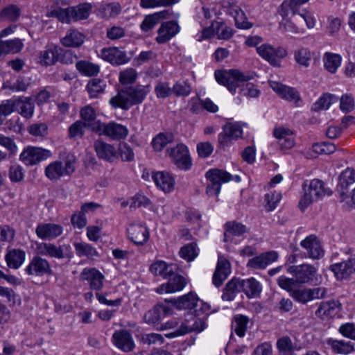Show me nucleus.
I'll list each match as a JSON object with an SVG mask.
<instances>
[{
	"instance_id": "54",
	"label": "nucleus",
	"mask_w": 355,
	"mask_h": 355,
	"mask_svg": "<svg viewBox=\"0 0 355 355\" xmlns=\"http://www.w3.org/2000/svg\"><path fill=\"white\" fill-rule=\"evenodd\" d=\"M277 347L279 355H294V348L291 338L283 336L277 340Z\"/></svg>"
},
{
	"instance_id": "12",
	"label": "nucleus",
	"mask_w": 355,
	"mask_h": 355,
	"mask_svg": "<svg viewBox=\"0 0 355 355\" xmlns=\"http://www.w3.org/2000/svg\"><path fill=\"white\" fill-rule=\"evenodd\" d=\"M257 53L272 66H279L280 59L287 55L286 50L283 47L273 48L268 44L257 47Z\"/></svg>"
},
{
	"instance_id": "11",
	"label": "nucleus",
	"mask_w": 355,
	"mask_h": 355,
	"mask_svg": "<svg viewBox=\"0 0 355 355\" xmlns=\"http://www.w3.org/2000/svg\"><path fill=\"white\" fill-rule=\"evenodd\" d=\"M51 156V153L47 149L39 147L29 146L20 154V160L26 166H33Z\"/></svg>"
},
{
	"instance_id": "50",
	"label": "nucleus",
	"mask_w": 355,
	"mask_h": 355,
	"mask_svg": "<svg viewBox=\"0 0 355 355\" xmlns=\"http://www.w3.org/2000/svg\"><path fill=\"white\" fill-rule=\"evenodd\" d=\"M248 323V317L243 315H236L232 324V329L234 331L236 335L239 337H243L245 336Z\"/></svg>"
},
{
	"instance_id": "57",
	"label": "nucleus",
	"mask_w": 355,
	"mask_h": 355,
	"mask_svg": "<svg viewBox=\"0 0 355 355\" xmlns=\"http://www.w3.org/2000/svg\"><path fill=\"white\" fill-rule=\"evenodd\" d=\"M121 11V6L118 2L107 3L101 8L102 16L105 18L115 17Z\"/></svg>"
},
{
	"instance_id": "53",
	"label": "nucleus",
	"mask_w": 355,
	"mask_h": 355,
	"mask_svg": "<svg viewBox=\"0 0 355 355\" xmlns=\"http://www.w3.org/2000/svg\"><path fill=\"white\" fill-rule=\"evenodd\" d=\"M105 87L104 82L100 79H92L87 85V90L91 98H96L103 93Z\"/></svg>"
},
{
	"instance_id": "64",
	"label": "nucleus",
	"mask_w": 355,
	"mask_h": 355,
	"mask_svg": "<svg viewBox=\"0 0 355 355\" xmlns=\"http://www.w3.org/2000/svg\"><path fill=\"white\" fill-rule=\"evenodd\" d=\"M277 283L279 287L288 291L290 293L291 296L292 292L296 290V288H294L296 284H298L297 281H295V277L294 279L288 278L284 275L280 276L278 278Z\"/></svg>"
},
{
	"instance_id": "27",
	"label": "nucleus",
	"mask_w": 355,
	"mask_h": 355,
	"mask_svg": "<svg viewBox=\"0 0 355 355\" xmlns=\"http://www.w3.org/2000/svg\"><path fill=\"white\" fill-rule=\"evenodd\" d=\"M170 302L178 309H193L198 306V302L201 304L202 302L199 300L198 297L196 294L191 292L187 295H184L178 298H173L170 300Z\"/></svg>"
},
{
	"instance_id": "18",
	"label": "nucleus",
	"mask_w": 355,
	"mask_h": 355,
	"mask_svg": "<svg viewBox=\"0 0 355 355\" xmlns=\"http://www.w3.org/2000/svg\"><path fill=\"white\" fill-rule=\"evenodd\" d=\"M277 259L278 254L277 252L268 251L249 259L247 266L254 270H263L277 261Z\"/></svg>"
},
{
	"instance_id": "22",
	"label": "nucleus",
	"mask_w": 355,
	"mask_h": 355,
	"mask_svg": "<svg viewBox=\"0 0 355 355\" xmlns=\"http://www.w3.org/2000/svg\"><path fill=\"white\" fill-rule=\"evenodd\" d=\"M171 311V309L167 306L157 304L144 314V320L146 323L157 327L160 324L159 322L166 315L170 314Z\"/></svg>"
},
{
	"instance_id": "30",
	"label": "nucleus",
	"mask_w": 355,
	"mask_h": 355,
	"mask_svg": "<svg viewBox=\"0 0 355 355\" xmlns=\"http://www.w3.org/2000/svg\"><path fill=\"white\" fill-rule=\"evenodd\" d=\"M153 180L156 186L165 193L171 192L175 184V180L173 176L166 172L158 171L153 175Z\"/></svg>"
},
{
	"instance_id": "63",
	"label": "nucleus",
	"mask_w": 355,
	"mask_h": 355,
	"mask_svg": "<svg viewBox=\"0 0 355 355\" xmlns=\"http://www.w3.org/2000/svg\"><path fill=\"white\" fill-rule=\"evenodd\" d=\"M336 150V146L330 142H321L313 145V150L318 154H331Z\"/></svg>"
},
{
	"instance_id": "8",
	"label": "nucleus",
	"mask_w": 355,
	"mask_h": 355,
	"mask_svg": "<svg viewBox=\"0 0 355 355\" xmlns=\"http://www.w3.org/2000/svg\"><path fill=\"white\" fill-rule=\"evenodd\" d=\"M38 252L44 256L58 259H71L73 257L71 248L69 244H62L58 246L51 243H42L37 245Z\"/></svg>"
},
{
	"instance_id": "58",
	"label": "nucleus",
	"mask_w": 355,
	"mask_h": 355,
	"mask_svg": "<svg viewBox=\"0 0 355 355\" xmlns=\"http://www.w3.org/2000/svg\"><path fill=\"white\" fill-rule=\"evenodd\" d=\"M150 270L155 275H161L164 278H167L168 275L171 272L172 269H170V267L166 262L159 261L150 266Z\"/></svg>"
},
{
	"instance_id": "59",
	"label": "nucleus",
	"mask_w": 355,
	"mask_h": 355,
	"mask_svg": "<svg viewBox=\"0 0 355 355\" xmlns=\"http://www.w3.org/2000/svg\"><path fill=\"white\" fill-rule=\"evenodd\" d=\"M295 60L300 65L308 67L311 60V53L309 49L301 48L295 52Z\"/></svg>"
},
{
	"instance_id": "4",
	"label": "nucleus",
	"mask_w": 355,
	"mask_h": 355,
	"mask_svg": "<svg viewBox=\"0 0 355 355\" xmlns=\"http://www.w3.org/2000/svg\"><path fill=\"white\" fill-rule=\"evenodd\" d=\"M205 177L209 181L206 193L210 196H216L220 191L222 183L230 181L231 174L225 171L212 168L206 172Z\"/></svg>"
},
{
	"instance_id": "16",
	"label": "nucleus",
	"mask_w": 355,
	"mask_h": 355,
	"mask_svg": "<svg viewBox=\"0 0 355 355\" xmlns=\"http://www.w3.org/2000/svg\"><path fill=\"white\" fill-rule=\"evenodd\" d=\"M26 272L30 275L42 277L45 275H51L52 270L46 259L35 256L26 267Z\"/></svg>"
},
{
	"instance_id": "61",
	"label": "nucleus",
	"mask_w": 355,
	"mask_h": 355,
	"mask_svg": "<svg viewBox=\"0 0 355 355\" xmlns=\"http://www.w3.org/2000/svg\"><path fill=\"white\" fill-rule=\"evenodd\" d=\"M137 77V71L133 68L126 69L119 73V81L122 85L132 84Z\"/></svg>"
},
{
	"instance_id": "32",
	"label": "nucleus",
	"mask_w": 355,
	"mask_h": 355,
	"mask_svg": "<svg viewBox=\"0 0 355 355\" xmlns=\"http://www.w3.org/2000/svg\"><path fill=\"white\" fill-rule=\"evenodd\" d=\"M340 306L338 301L322 302L315 311V315L322 320L334 317L339 311Z\"/></svg>"
},
{
	"instance_id": "29",
	"label": "nucleus",
	"mask_w": 355,
	"mask_h": 355,
	"mask_svg": "<svg viewBox=\"0 0 355 355\" xmlns=\"http://www.w3.org/2000/svg\"><path fill=\"white\" fill-rule=\"evenodd\" d=\"M15 108L19 114L27 119L34 114L35 105L30 97H19L15 99Z\"/></svg>"
},
{
	"instance_id": "5",
	"label": "nucleus",
	"mask_w": 355,
	"mask_h": 355,
	"mask_svg": "<svg viewBox=\"0 0 355 355\" xmlns=\"http://www.w3.org/2000/svg\"><path fill=\"white\" fill-rule=\"evenodd\" d=\"M205 327V323L202 319L198 318L193 313H188L186 319L182 322L180 327L174 331L166 334L165 336L172 338L192 331L200 332L204 330Z\"/></svg>"
},
{
	"instance_id": "7",
	"label": "nucleus",
	"mask_w": 355,
	"mask_h": 355,
	"mask_svg": "<svg viewBox=\"0 0 355 355\" xmlns=\"http://www.w3.org/2000/svg\"><path fill=\"white\" fill-rule=\"evenodd\" d=\"M166 153L173 163L179 168L184 171L190 169L192 165L188 148L183 144H178L175 147L168 148Z\"/></svg>"
},
{
	"instance_id": "6",
	"label": "nucleus",
	"mask_w": 355,
	"mask_h": 355,
	"mask_svg": "<svg viewBox=\"0 0 355 355\" xmlns=\"http://www.w3.org/2000/svg\"><path fill=\"white\" fill-rule=\"evenodd\" d=\"M75 171V159L67 158L64 165L60 161L49 164L45 168L46 176L52 181L59 180L63 175H69Z\"/></svg>"
},
{
	"instance_id": "24",
	"label": "nucleus",
	"mask_w": 355,
	"mask_h": 355,
	"mask_svg": "<svg viewBox=\"0 0 355 355\" xmlns=\"http://www.w3.org/2000/svg\"><path fill=\"white\" fill-rule=\"evenodd\" d=\"M63 228L61 225L54 223H40L36 229L37 236L43 240H51L60 236Z\"/></svg>"
},
{
	"instance_id": "9",
	"label": "nucleus",
	"mask_w": 355,
	"mask_h": 355,
	"mask_svg": "<svg viewBox=\"0 0 355 355\" xmlns=\"http://www.w3.org/2000/svg\"><path fill=\"white\" fill-rule=\"evenodd\" d=\"M287 271L295 277L298 284H306L313 281L318 270L313 265L304 263L289 266Z\"/></svg>"
},
{
	"instance_id": "28",
	"label": "nucleus",
	"mask_w": 355,
	"mask_h": 355,
	"mask_svg": "<svg viewBox=\"0 0 355 355\" xmlns=\"http://www.w3.org/2000/svg\"><path fill=\"white\" fill-rule=\"evenodd\" d=\"M130 239L137 245H143L149 238L148 228L143 225H132L128 229Z\"/></svg>"
},
{
	"instance_id": "19",
	"label": "nucleus",
	"mask_w": 355,
	"mask_h": 355,
	"mask_svg": "<svg viewBox=\"0 0 355 355\" xmlns=\"http://www.w3.org/2000/svg\"><path fill=\"white\" fill-rule=\"evenodd\" d=\"M329 269L334 272L338 280L348 279L355 272V257L345 261L332 264Z\"/></svg>"
},
{
	"instance_id": "35",
	"label": "nucleus",
	"mask_w": 355,
	"mask_h": 355,
	"mask_svg": "<svg viewBox=\"0 0 355 355\" xmlns=\"http://www.w3.org/2000/svg\"><path fill=\"white\" fill-rule=\"evenodd\" d=\"M85 41V35L76 29H70L66 35L61 39V43L64 46L79 47Z\"/></svg>"
},
{
	"instance_id": "1",
	"label": "nucleus",
	"mask_w": 355,
	"mask_h": 355,
	"mask_svg": "<svg viewBox=\"0 0 355 355\" xmlns=\"http://www.w3.org/2000/svg\"><path fill=\"white\" fill-rule=\"evenodd\" d=\"M215 78L216 81L224 86L232 94L236 93V88L239 87L240 94L243 96L256 98L260 92L254 84L250 83L255 73L253 72H242L239 69L216 71Z\"/></svg>"
},
{
	"instance_id": "47",
	"label": "nucleus",
	"mask_w": 355,
	"mask_h": 355,
	"mask_svg": "<svg viewBox=\"0 0 355 355\" xmlns=\"http://www.w3.org/2000/svg\"><path fill=\"white\" fill-rule=\"evenodd\" d=\"M76 67L81 74L87 76H96L100 71L98 64L85 60L78 61L76 64Z\"/></svg>"
},
{
	"instance_id": "34",
	"label": "nucleus",
	"mask_w": 355,
	"mask_h": 355,
	"mask_svg": "<svg viewBox=\"0 0 355 355\" xmlns=\"http://www.w3.org/2000/svg\"><path fill=\"white\" fill-rule=\"evenodd\" d=\"M241 291V279L234 277L226 284L223 288L222 299L225 301H232L235 298L236 294Z\"/></svg>"
},
{
	"instance_id": "42",
	"label": "nucleus",
	"mask_w": 355,
	"mask_h": 355,
	"mask_svg": "<svg viewBox=\"0 0 355 355\" xmlns=\"http://www.w3.org/2000/svg\"><path fill=\"white\" fill-rule=\"evenodd\" d=\"M25 259V252L13 249L10 250L6 255V261L8 266L12 268H18L24 263Z\"/></svg>"
},
{
	"instance_id": "52",
	"label": "nucleus",
	"mask_w": 355,
	"mask_h": 355,
	"mask_svg": "<svg viewBox=\"0 0 355 355\" xmlns=\"http://www.w3.org/2000/svg\"><path fill=\"white\" fill-rule=\"evenodd\" d=\"M20 15V8L16 5L10 4L2 9L0 13V17L9 21L15 22L17 21Z\"/></svg>"
},
{
	"instance_id": "15",
	"label": "nucleus",
	"mask_w": 355,
	"mask_h": 355,
	"mask_svg": "<svg viewBox=\"0 0 355 355\" xmlns=\"http://www.w3.org/2000/svg\"><path fill=\"white\" fill-rule=\"evenodd\" d=\"M241 126L236 123H228L223 126V132L218 136V141L223 147L228 146L233 140L242 136Z\"/></svg>"
},
{
	"instance_id": "14",
	"label": "nucleus",
	"mask_w": 355,
	"mask_h": 355,
	"mask_svg": "<svg viewBox=\"0 0 355 355\" xmlns=\"http://www.w3.org/2000/svg\"><path fill=\"white\" fill-rule=\"evenodd\" d=\"M300 245L306 250V257L312 259H320L324 256V250L319 239L315 235H310L302 240Z\"/></svg>"
},
{
	"instance_id": "44",
	"label": "nucleus",
	"mask_w": 355,
	"mask_h": 355,
	"mask_svg": "<svg viewBox=\"0 0 355 355\" xmlns=\"http://www.w3.org/2000/svg\"><path fill=\"white\" fill-rule=\"evenodd\" d=\"M225 232L224 234V241H228V234L236 236H240L248 232L246 226L241 223L236 221H230L225 223Z\"/></svg>"
},
{
	"instance_id": "26",
	"label": "nucleus",
	"mask_w": 355,
	"mask_h": 355,
	"mask_svg": "<svg viewBox=\"0 0 355 355\" xmlns=\"http://www.w3.org/2000/svg\"><path fill=\"white\" fill-rule=\"evenodd\" d=\"M97 156L107 162H112L116 157L117 151L114 146L101 140H96L94 144Z\"/></svg>"
},
{
	"instance_id": "36",
	"label": "nucleus",
	"mask_w": 355,
	"mask_h": 355,
	"mask_svg": "<svg viewBox=\"0 0 355 355\" xmlns=\"http://www.w3.org/2000/svg\"><path fill=\"white\" fill-rule=\"evenodd\" d=\"M278 12L284 21L293 22V19H296V16L300 13V10L290 0L284 1L279 6Z\"/></svg>"
},
{
	"instance_id": "43",
	"label": "nucleus",
	"mask_w": 355,
	"mask_h": 355,
	"mask_svg": "<svg viewBox=\"0 0 355 355\" xmlns=\"http://www.w3.org/2000/svg\"><path fill=\"white\" fill-rule=\"evenodd\" d=\"M174 140V136L171 132H162L156 135L152 141V146L155 151H162L167 144Z\"/></svg>"
},
{
	"instance_id": "20",
	"label": "nucleus",
	"mask_w": 355,
	"mask_h": 355,
	"mask_svg": "<svg viewBox=\"0 0 355 355\" xmlns=\"http://www.w3.org/2000/svg\"><path fill=\"white\" fill-rule=\"evenodd\" d=\"M268 83L272 90L281 98L289 101H293L295 103H297L300 100L299 92L295 88L286 86L277 81L270 80Z\"/></svg>"
},
{
	"instance_id": "3",
	"label": "nucleus",
	"mask_w": 355,
	"mask_h": 355,
	"mask_svg": "<svg viewBox=\"0 0 355 355\" xmlns=\"http://www.w3.org/2000/svg\"><path fill=\"white\" fill-rule=\"evenodd\" d=\"M304 193L299 202V208L304 211L315 200L324 196L327 191L324 183L318 179H314L310 182L306 189L303 186Z\"/></svg>"
},
{
	"instance_id": "10",
	"label": "nucleus",
	"mask_w": 355,
	"mask_h": 355,
	"mask_svg": "<svg viewBox=\"0 0 355 355\" xmlns=\"http://www.w3.org/2000/svg\"><path fill=\"white\" fill-rule=\"evenodd\" d=\"M327 289L324 287L313 288H296L291 293V296L296 302L306 304L313 300H320L325 297Z\"/></svg>"
},
{
	"instance_id": "41",
	"label": "nucleus",
	"mask_w": 355,
	"mask_h": 355,
	"mask_svg": "<svg viewBox=\"0 0 355 355\" xmlns=\"http://www.w3.org/2000/svg\"><path fill=\"white\" fill-rule=\"evenodd\" d=\"M59 48L55 46L42 51L40 53L39 62L44 66L54 64L59 60Z\"/></svg>"
},
{
	"instance_id": "17",
	"label": "nucleus",
	"mask_w": 355,
	"mask_h": 355,
	"mask_svg": "<svg viewBox=\"0 0 355 355\" xmlns=\"http://www.w3.org/2000/svg\"><path fill=\"white\" fill-rule=\"evenodd\" d=\"M80 279L88 282L91 289L100 291L103 286L104 275L94 268H85L80 273Z\"/></svg>"
},
{
	"instance_id": "55",
	"label": "nucleus",
	"mask_w": 355,
	"mask_h": 355,
	"mask_svg": "<svg viewBox=\"0 0 355 355\" xmlns=\"http://www.w3.org/2000/svg\"><path fill=\"white\" fill-rule=\"evenodd\" d=\"M336 100L337 97L335 95L330 94H324L313 104V110L317 112L321 110H327Z\"/></svg>"
},
{
	"instance_id": "46",
	"label": "nucleus",
	"mask_w": 355,
	"mask_h": 355,
	"mask_svg": "<svg viewBox=\"0 0 355 355\" xmlns=\"http://www.w3.org/2000/svg\"><path fill=\"white\" fill-rule=\"evenodd\" d=\"M327 344L338 354H348L354 350V345L351 342L330 338L327 340Z\"/></svg>"
},
{
	"instance_id": "23",
	"label": "nucleus",
	"mask_w": 355,
	"mask_h": 355,
	"mask_svg": "<svg viewBox=\"0 0 355 355\" xmlns=\"http://www.w3.org/2000/svg\"><path fill=\"white\" fill-rule=\"evenodd\" d=\"M101 57L104 60L110 62L113 65L123 64L130 60L125 51L116 47L103 49L101 51Z\"/></svg>"
},
{
	"instance_id": "38",
	"label": "nucleus",
	"mask_w": 355,
	"mask_h": 355,
	"mask_svg": "<svg viewBox=\"0 0 355 355\" xmlns=\"http://www.w3.org/2000/svg\"><path fill=\"white\" fill-rule=\"evenodd\" d=\"M168 10H167L147 15L141 24L140 26L141 30L146 32L151 30L159 21L161 19H165L168 17Z\"/></svg>"
},
{
	"instance_id": "49",
	"label": "nucleus",
	"mask_w": 355,
	"mask_h": 355,
	"mask_svg": "<svg viewBox=\"0 0 355 355\" xmlns=\"http://www.w3.org/2000/svg\"><path fill=\"white\" fill-rule=\"evenodd\" d=\"M325 69L330 73H334L341 63V57L338 54L326 53L324 55Z\"/></svg>"
},
{
	"instance_id": "37",
	"label": "nucleus",
	"mask_w": 355,
	"mask_h": 355,
	"mask_svg": "<svg viewBox=\"0 0 355 355\" xmlns=\"http://www.w3.org/2000/svg\"><path fill=\"white\" fill-rule=\"evenodd\" d=\"M242 291L249 297L253 298L259 296L261 292V286L254 278L251 277L241 279Z\"/></svg>"
},
{
	"instance_id": "45",
	"label": "nucleus",
	"mask_w": 355,
	"mask_h": 355,
	"mask_svg": "<svg viewBox=\"0 0 355 355\" xmlns=\"http://www.w3.org/2000/svg\"><path fill=\"white\" fill-rule=\"evenodd\" d=\"M92 6L90 3H81L76 6L69 7L71 18L73 21L87 19L89 17Z\"/></svg>"
},
{
	"instance_id": "25",
	"label": "nucleus",
	"mask_w": 355,
	"mask_h": 355,
	"mask_svg": "<svg viewBox=\"0 0 355 355\" xmlns=\"http://www.w3.org/2000/svg\"><path fill=\"white\" fill-rule=\"evenodd\" d=\"M180 31V26L177 22L168 21L162 24L157 31L158 35L156 41L159 44H164L170 40Z\"/></svg>"
},
{
	"instance_id": "60",
	"label": "nucleus",
	"mask_w": 355,
	"mask_h": 355,
	"mask_svg": "<svg viewBox=\"0 0 355 355\" xmlns=\"http://www.w3.org/2000/svg\"><path fill=\"white\" fill-rule=\"evenodd\" d=\"M340 108L343 112L348 113L354 110L355 101L352 94H346L343 95L340 97Z\"/></svg>"
},
{
	"instance_id": "13",
	"label": "nucleus",
	"mask_w": 355,
	"mask_h": 355,
	"mask_svg": "<svg viewBox=\"0 0 355 355\" xmlns=\"http://www.w3.org/2000/svg\"><path fill=\"white\" fill-rule=\"evenodd\" d=\"M112 341L114 346L124 352H132L135 343L131 333L127 329H119L114 332Z\"/></svg>"
},
{
	"instance_id": "33",
	"label": "nucleus",
	"mask_w": 355,
	"mask_h": 355,
	"mask_svg": "<svg viewBox=\"0 0 355 355\" xmlns=\"http://www.w3.org/2000/svg\"><path fill=\"white\" fill-rule=\"evenodd\" d=\"M128 134V128L116 122H110L106 124L104 130V135L112 140H121L125 139Z\"/></svg>"
},
{
	"instance_id": "56",
	"label": "nucleus",
	"mask_w": 355,
	"mask_h": 355,
	"mask_svg": "<svg viewBox=\"0 0 355 355\" xmlns=\"http://www.w3.org/2000/svg\"><path fill=\"white\" fill-rule=\"evenodd\" d=\"M179 254L184 259L191 261L198 255L197 245L194 243H190L180 248Z\"/></svg>"
},
{
	"instance_id": "62",
	"label": "nucleus",
	"mask_w": 355,
	"mask_h": 355,
	"mask_svg": "<svg viewBox=\"0 0 355 355\" xmlns=\"http://www.w3.org/2000/svg\"><path fill=\"white\" fill-rule=\"evenodd\" d=\"M5 129L15 133H21L24 124L21 122V119L18 116H15L7 120L5 123Z\"/></svg>"
},
{
	"instance_id": "40",
	"label": "nucleus",
	"mask_w": 355,
	"mask_h": 355,
	"mask_svg": "<svg viewBox=\"0 0 355 355\" xmlns=\"http://www.w3.org/2000/svg\"><path fill=\"white\" fill-rule=\"evenodd\" d=\"M230 15L234 18L235 25L239 28L249 29L252 24L247 20L245 12L237 6L230 8Z\"/></svg>"
},
{
	"instance_id": "48",
	"label": "nucleus",
	"mask_w": 355,
	"mask_h": 355,
	"mask_svg": "<svg viewBox=\"0 0 355 355\" xmlns=\"http://www.w3.org/2000/svg\"><path fill=\"white\" fill-rule=\"evenodd\" d=\"M74 248L76 254L80 257H86L88 259H93L98 256L96 248L87 243H75Z\"/></svg>"
},
{
	"instance_id": "2",
	"label": "nucleus",
	"mask_w": 355,
	"mask_h": 355,
	"mask_svg": "<svg viewBox=\"0 0 355 355\" xmlns=\"http://www.w3.org/2000/svg\"><path fill=\"white\" fill-rule=\"evenodd\" d=\"M149 92L148 85L126 87L119 89L117 94L110 99L109 103L114 109L127 111L134 105L141 104Z\"/></svg>"
},
{
	"instance_id": "39",
	"label": "nucleus",
	"mask_w": 355,
	"mask_h": 355,
	"mask_svg": "<svg viewBox=\"0 0 355 355\" xmlns=\"http://www.w3.org/2000/svg\"><path fill=\"white\" fill-rule=\"evenodd\" d=\"M354 182H355V170L347 168L340 174L338 178V187L340 189V195H345V190L349 184Z\"/></svg>"
},
{
	"instance_id": "51",
	"label": "nucleus",
	"mask_w": 355,
	"mask_h": 355,
	"mask_svg": "<svg viewBox=\"0 0 355 355\" xmlns=\"http://www.w3.org/2000/svg\"><path fill=\"white\" fill-rule=\"evenodd\" d=\"M0 46L3 54L15 53L21 51L23 44L19 39L10 40L7 41L0 40Z\"/></svg>"
},
{
	"instance_id": "21",
	"label": "nucleus",
	"mask_w": 355,
	"mask_h": 355,
	"mask_svg": "<svg viewBox=\"0 0 355 355\" xmlns=\"http://www.w3.org/2000/svg\"><path fill=\"white\" fill-rule=\"evenodd\" d=\"M168 281L166 284H162L157 288L158 293H174L181 291L186 285L185 279L178 274H175L173 271L168 275Z\"/></svg>"
},
{
	"instance_id": "31",
	"label": "nucleus",
	"mask_w": 355,
	"mask_h": 355,
	"mask_svg": "<svg viewBox=\"0 0 355 355\" xmlns=\"http://www.w3.org/2000/svg\"><path fill=\"white\" fill-rule=\"evenodd\" d=\"M230 272V262L223 258H219L216 270L213 275V284L219 287Z\"/></svg>"
}]
</instances>
